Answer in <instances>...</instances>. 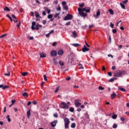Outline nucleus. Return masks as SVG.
Here are the masks:
<instances>
[{
	"instance_id": "obj_1",
	"label": "nucleus",
	"mask_w": 129,
	"mask_h": 129,
	"mask_svg": "<svg viewBox=\"0 0 129 129\" xmlns=\"http://www.w3.org/2000/svg\"><path fill=\"white\" fill-rule=\"evenodd\" d=\"M78 17H81L82 18H84V19H85L86 17H87V14L84 13V12H86V13H90V8L85 7L83 9L81 8H79L78 9Z\"/></svg>"
},
{
	"instance_id": "obj_2",
	"label": "nucleus",
	"mask_w": 129,
	"mask_h": 129,
	"mask_svg": "<svg viewBox=\"0 0 129 129\" xmlns=\"http://www.w3.org/2000/svg\"><path fill=\"white\" fill-rule=\"evenodd\" d=\"M122 75H125V71H117L114 74V77H122Z\"/></svg>"
},
{
	"instance_id": "obj_3",
	"label": "nucleus",
	"mask_w": 129,
	"mask_h": 129,
	"mask_svg": "<svg viewBox=\"0 0 129 129\" xmlns=\"http://www.w3.org/2000/svg\"><path fill=\"white\" fill-rule=\"evenodd\" d=\"M35 26H36V22H33L32 23V26H31V29L32 30H34L35 29L36 30H39V29H40V28H42V25H37L36 26V27L35 28Z\"/></svg>"
},
{
	"instance_id": "obj_4",
	"label": "nucleus",
	"mask_w": 129,
	"mask_h": 129,
	"mask_svg": "<svg viewBox=\"0 0 129 129\" xmlns=\"http://www.w3.org/2000/svg\"><path fill=\"white\" fill-rule=\"evenodd\" d=\"M64 122V128H69V124H70V120L67 117H65L63 119Z\"/></svg>"
},
{
	"instance_id": "obj_5",
	"label": "nucleus",
	"mask_w": 129,
	"mask_h": 129,
	"mask_svg": "<svg viewBox=\"0 0 129 129\" xmlns=\"http://www.w3.org/2000/svg\"><path fill=\"white\" fill-rule=\"evenodd\" d=\"M73 19V15L70 14H67L64 18V21H69V20H72Z\"/></svg>"
},
{
	"instance_id": "obj_6",
	"label": "nucleus",
	"mask_w": 129,
	"mask_h": 129,
	"mask_svg": "<svg viewBox=\"0 0 129 129\" xmlns=\"http://www.w3.org/2000/svg\"><path fill=\"white\" fill-rule=\"evenodd\" d=\"M61 105H60V108L68 109V108L69 106L67 105V104L65 103L64 102H61Z\"/></svg>"
},
{
	"instance_id": "obj_7",
	"label": "nucleus",
	"mask_w": 129,
	"mask_h": 129,
	"mask_svg": "<svg viewBox=\"0 0 129 129\" xmlns=\"http://www.w3.org/2000/svg\"><path fill=\"white\" fill-rule=\"evenodd\" d=\"M66 2L63 1L62 2L61 5L63 7V10H65L66 11H68V6L66 5Z\"/></svg>"
},
{
	"instance_id": "obj_8",
	"label": "nucleus",
	"mask_w": 129,
	"mask_h": 129,
	"mask_svg": "<svg viewBox=\"0 0 129 129\" xmlns=\"http://www.w3.org/2000/svg\"><path fill=\"white\" fill-rule=\"evenodd\" d=\"M50 55L51 56L56 57V56H57V51H56V50H51L50 52Z\"/></svg>"
},
{
	"instance_id": "obj_9",
	"label": "nucleus",
	"mask_w": 129,
	"mask_h": 129,
	"mask_svg": "<svg viewBox=\"0 0 129 129\" xmlns=\"http://www.w3.org/2000/svg\"><path fill=\"white\" fill-rule=\"evenodd\" d=\"M58 122L57 120H54L51 123V125L52 127H55L56 126V124Z\"/></svg>"
},
{
	"instance_id": "obj_10",
	"label": "nucleus",
	"mask_w": 129,
	"mask_h": 129,
	"mask_svg": "<svg viewBox=\"0 0 129 129\" xmlns=\"http://www.w3.org/2000/svg\"><path fill=\"white\" fill-rule=\"evenodd\" d=\"M10 86L8 85L4 86V85H0V88H2L3 90H5V89H7V88H9Z\"/></svg>"
},
{
	"instance_id": "obj_11",
	"label": "nucleus",
	"mask_w": 129,
	"mask_h": 129,
	"mask_svg": "<svg viewBox=\"0 0 129 129\" xmlns=\"http://www.w3.org/2000/svg\"><path fill=\"white\" fill-rule=\"evenodd\" d=\"M99 16H100V11L98 10L96 13V15H94V16L96 19H98V17H99Z\"/></svg>"
},
{
	"instance_id": "obj_12",
	"label": "nucleus",
	"mask_w": 129,
	"mask_h": 129,
	"mask_svg": "<svg viewBox=\"0 0 129 129\" xmlns=\"http://www.w3.org/2000/svg\"><path fill=\"white\" fill-rule=\"evenodd\" d=\"M82 51L83 52H84V53L85 52H87V51H89V48H87L86 46L84 45V48H83L82 49Z\"/></svg>"
},
{
	"instance_id": "obj_13",
	"label": "nucleus",
	"mask_w": 129,
	"mask_h": 129,
	"mask_svg": "<svg viewBox=\"0 0 129 129\" xmlns=\"http://www.w3.org/2000/svg\"><path fill=\"white\" fill-rule=\"evenodd\" d=\"M63 53L64 51L62 49H59L57 52L58 55H59V56H62V55H63Z\"/></svg>"
},
{
	"instance_id": "obj_14",
	"label": "nucleus",
	"mask_w": 129,
	"mask_h": 129,
	"mask_svg": "<svg viewBox=\"0 0 129 129\" xmlns=\"http://www.w3.org/2000/svg\"><path fill=\"white\" fill-rule=\"evenodd\" d=\"M75 104L76 107H79V106L81 105V103H80L79 102H78L77 101L75 100Z\"/></svg>"
},
{
	"instance_id": "obj_15",
	"label": "nucleus",
	"mask_w": 129,
	"mask_h": 129,
	"mask_svg": "<svg viewBox=\"0 0 129 129\" xmlns=\"http://www.w3.org/2000/svg\"><path fill=\"white\" fill-rule=\"evenodd\" d=\"M44 9L45 12H47V14H50L51 13V10L49 9V7H44Z\"/></svg>"
},
{
	"instance_id": "obj_16",
	"label": "nucleus",
	"mask_w": 129,
	"mask_h": 129,
	"mask_svg": "<svg viewBox=\"0 0 129 129\" xmlns=\"http://www.w3.org/2000/svg\"><path fill=\"white\" fill-rule=\"evenodd\" d=\"M40 58H46V53H40Z\"/></svg>"
},
{
	"instance_id": "obj_17",
	"label": "nucleus",
	"mask_w": 129,
	"mask_h": 129,
	"mask_svg": "<svg viewBox=\"0 0 129 129\" xmlns=\"http://www.w3.org/2000/svg\"><path fill=\"white\" fill-rule=\"evenodd\" d=\"M35 16L36 18H40V19L42 18L40 16V14L38 13L37 11L35 12Z\"/></svg>"
},
{
	"instance_id": "obj_18",
	"label": "nucleus",
	"mask_w": 129,
	"mask_h": 129,
	"mask_svg": "<svg viewBox=\"0 0 129 129\" xmlns=\"http://www.w3.org/2000/svg\"><path fill=\"white\" fill-rule=\"evenodd\" d=\"M116 97V94L113 92L112 94H111V99H113V98H115Z\"/></svg>"
},
{
	"instance_id": "obj_19",
	"label": "nucleus",
	"mask_w": 129,
	"mask_h": 129,
	"mask_svg": "<svg viewBox=\"0 0 129 129\" xmlns=\"http://www.w3.org/2000/svg\"><path fill=\"white\" fill-rule=\"evenodd\" d=\"M85 119H89V115L87 112H86L85 114Z\"/></svg>"
},
{
	"instance_id": "obj_20",
	"label": "nucleus",
	"mask_w": 129,
	"mask_h": 129,
	"mask_svg": "<svg viewBox=\"0 0 129 129\" xmlns=\"http://www.w3.org/2000/svg\"><path fill=\"white\" fill-rule=\"evenodd\" d=\"M27 115L28 118H30V115H31V110L30 109L28 110V111L27 112Z\"/></svg>"
},
{
	"instance_id": "obj_21",
	"label": "nucleus",
	"mask_w": 129,
	"mask_h": 129,
	"mask_svg": "<svg viewBox=\"0 0 129 129\" xmlns=\"http://www.w3.org/2000/svg\"><path fill=\"white\" fill-rule=\"evenodd\" d=\"M72 34V37H74V38H76L77 37V33L76 32V31H73Z\"/></svg>"
},
{
	"instance_id": "obj_22",
	"label": "nucleus",
	"mask_w": 129,
	"mask_h": 129,
	"mask_svg": "<svg viewBox=\"0 0 129 129\" xmlns=\"http://www.w3.org/2000/svg\"><path fill=\"white\" fill-rule=\"evenodd\" d=\"M71 127L72 128H75V127H76V124L75 122L72 123L71 124Z\"/></svg>"
},
{
	"instance_id": "obj_23",
	"label": "nucleus",
	"mask_w": 129,
	"mask_h": 129,
	"mask_svg": "<svg viewBox=\"0 0 129 129\" xmlns=\"http://www.w3.org/2000/svg\"><path fill=\"white\" fill-rule=\"evenodd\" d=\"M23 96H24V97H29V95H28V93L27 92H25L23 94H22Z\"/></svg>"
},
{
	"instance_id": "obj_24",
	"label": "nucleus",
	"mask_w": 129,
	"mask_h": 129,
	"mask_svg": "<svg viewBox=\"0 0 129 129\" xmlns=\"http://www.w3.org/2000/svg\"><path fill=\"white\" fill-rule=\"evenodd\" d=\"M7 36H8V34H7V33H6V34H4L1 35V36H0V38H1V39L3 38H6V37H7Z\"/></svg>"
},
{
	"instance_id": "obj_25",
	"label": "nucleus",
	"mask_w": 129,
	"mask_h": 129,
	"mask_svg": "<svg viewBox=\"0 0 129 129\" xmlns=\"http://www.w3.org/2000/svg\"><path fill=\"white\" fill-rule=\"evenodd\" d=\"M28 74H29V73H28V72L22 73V76H27Z\"/></svg>"
},
{
	"instance_id": "obj_26",
	"label": "nucleus",
	"mask_w": 129,
	"mask_h": 129,
	"mask_svg": "<svg viewBox=\"0 0 129 129\" xmlns=\"http://www.w3.org/2000/svg\"><path fill=\"white\" fill-rule=\"evenodd\" d=\"M72 46H74V47H78V46H79V44H78V43H73V44H72Z\"/></svg>"
},
{
	"instance_id": "obj_27",
	"label": "nucleus",
	"mask_w": 129,
	"mask_h": 129,
	"mask_svg": "<svg viewBox=\"0 0 129 129\" xmlns=\"http://www.w3.org/2000/svg\"><path fill=\"white\" fill-rule=\"evenodd\" d=\"M120 6L123 10L125 9V6H124L122 3H120Z\"/></svg>"
},
{
	"instance_id": "obj_28",
	"label": "nucleus",
	"mask_w": 129,
	"mask_h": 129,
	"mask_svg": "<svg viewBox=\"0 0 129 129\" xmlns=\"http://www.w3.org/2000/svg\"><path fill=\"white\" fill-rule=\"evenodd\" d=\"M108 12H109L110 15H113L114 14L113 10H112V9H109L108 10Z\"/></svg>"
},
{
	"instance_id": "obj_29",
	"label": "nucleus",
	"mask_w": 129,
	"mask_h": 129,
	"mask_svg": "<svg viewBox=\"0 0 129 129\" xmlns=\"http://www.w3.org/2000/svg\"><path fill=\"white\" fill-rule=\"evenodd\" d=\"M117 118V115H116V114H114L112 116V118H113V119H116Z\"/></svg>"
},
{
	"instance_id": "obj_30",
	"label": "nucleus",
	"mask_w": 129,
	"mask_h": 129,
	"mask_svg": "<svg viewBox=\"0 0 129 129\" xmlns=\"http://www.w3.org/2000/svg\"><path fill=\"white\" fill-rule=\"evenodd\" d=\"M6 118L8 119V121L11 122V118H10V115H8L6 117Z\"/></svg>"
},
{
	"instance_id": "obj_31",
	"label": "nucleus",
	"mask_w": 129,
	"mask_h": 129,
	"mask_svg": "<svg viewBox=\"0 0 129 129\" xmlns=\"http://www.w3.org/2000/svg\"><path fill=\"white\" fill-rule=\"evenodd\" d=\"M4 11H5V12H10V10L8 7H6L5 8H4Z\"/></svg>"
},
{
	"instance_id": "obj_32",
	"label": "nucleus",
	"mask_w": 129,
	"mask_h": 129,
	"mask_svg": "<svg viewBox=\"0 0 129 129\" xmlns=\"http://www.w3.org/2000/svg\"><path fill=\"white\" fill-rule=\"evenodd\" d=\"M79 69H84V67L82 66V64L79 63Z\"/></svg>"
},
{
	"instance_id": "obj_33",
	"label": "nucleus",
	"mask_w": 129,
	"mask_h": 129,
	"mask_svg": "<svg viewBox=\"0 0 129 129\" xmlns=\"http://www.w3.org/2000/svg\"><path fill=\"white\" fill-rule=\"evenodd\" d=\"M59 64L60 66H64V62L61 60L59 61Z\"/></svg>"
},
{
	"instance_id": "obj_34",
	"label": "nucleus",
	"mask_w": 129,
	"mask_h": 129,
	"mask_svg": "<svg viewBox=\"0 0 129 129\" xmlns=\"http://www.w3.org/2000/svg\"><path fill=\"white\" fill-rule=\"evenodd\" d=\"M119 89L120 90V91H122L123 92H125V89L123 88H120Z\"/></svg>"
},
{
	"instance_id": "obj_35",
	"label": "nucleus",
	"mask_w": 129,
	"mask_h": 129,
	"mask_svg": "<svg viewBox=\"0 0 129 129\" xmlns=\"http://www.w3.org/2000/svg\"><path fill=\"white\" fill-rule=\"evenodd\" d=\"M48 19H52L53 18V15L52 14H49L47 16Z\"/></svg>"
},
{
	"instance_id": "obj_36",
	"label": "nucleus",
	"mask_w": 129,
	"mask_h": 129,
	"mask_svg": "<svg viewBox=\"0 0 129 129\" xmlns=\"http://www.w3.org/2000/svg\"><path fill=\"white\" fill-rule=\"evenodd\" d=\"M43 78L44 81H47L48 79H47V76L46 75H43Z\"/></svg>"
},
{
	"instance_id": "obj_37",
	"label": "nucleus",
	"mask_w": 129,
	"mask_h": 129,
	"mask_svg": "<svg viewBox=\"0 0 129 129\" xmlns=\"http://www.w3.org/2000/svg\"><path fill=\"white\" fill-rule=\"evenodd\" d=\"M98 89L100 90H104V88L102 87V86H99Z\"/></svg>"
},
{
	"instance_id": "obj_38",
	"label": "nucleus",
	"mask_w": 129,
	"mask_h": 129,
	"mask_svg": "<svg viewBox=\"0 0 129 129\" xmlns=\"http://www.w3.org/2000/svg\"><path fill=\"white\" fill-rule=\"evenodd\" d=\"M110 27L112 28H113V27H114V25H113V24H112V22L110 23Z\"/></svg>"
},
{
	"instance_id": "obj_39",
	"label": "nucleus",
	"mask_w": 129,
	"mask_h": 129,
	"mask_svg": "<svg viewBox=\"0 0 129 129\" xmlns=\"http://www.w3.org/2000/svg\"><path fill=\"white\" fill-rule=\"evenodd\" d=\"M60 87H58L56 88L54 92L55 93H57V92H58V90H59V88Z\"/></svg>"
},
{
	"instance_id": "obj_40",
	"label": "nucleus",
	"mask_w": 129,
	"mask_h": 129,
	"mask_svg": "<svg viewBox=\"0 0 129 129\" xmlns=\"http://www.w3.org/2000/svg\"><path fill=\"white\" fill-rule=\"evenodd\" d=\"M70 111L71 112H73L74 111V108L72 107V108H70Z\"/></svg>"
},
{
	"instance_id": "obj_41",
	"label": "nucleus",
	"mask_w": 129,
	"mask_h": 129,
	"mask_svg": "<svg viewBox=\"0 0 129 129\" xmlns=\"http://www.w3.org/2000/svg\"><path fill=\"white\" fill-rule=\"evenodd\" d=\"M4 75H5V76H10V75H11V73H10V72H9L7 74L5 73V74H4Z\"/></svg>"
},
{
	"instance_id": "obj_42",
	"label": "nucleus",
	"mask_w": 129,
	"mask_h": 129,
	"mask_svg": "<svg viewBox=\"0 0 129 129\" xmlns=\"http://www.w3.org/2000/svg\"><path fill=\"white\" fill-rule=\"evenodd\" d=\"M79 7H80V8H83V7H84V3H82V4H79Z\"/></svg>"
},
{
	"instance_id": "obj_43",
	"label": "nucleus",
	"mask_w": 129,
	"mask_h": 129,
	"mask_svg": "<svg viewBox=\"0 0 129 129\" xmlns=\"http://www.w3.org/2000/svg\"><path fill=\"white\" fill-rule=\"evenodd\" d=\"M116 32H117L116 29H112V33H113V34H116Z\"/></svg>"
},
{
	"instance_id": "obj_44",
	"label": "nucleus",
	"mask_w": 129,
	"mask_h": 129,
	"mask_svg": "<svg viewBox=\"0 0 129 129\" xmlns=\"http://www.w3.org/2000/svg\"><path fill=\"white\" fill-rule=\"evenodd\" d=\"M120 120L121 121H124V120H125V118H124L123 117H121L120 118Z\"/></svg>"
},
{
	"instance_id": "obj_45",
	"label": "nucleus",
	"mask_w": 129,
	"mask_h": 129,
	"mask_svg": "<svg viewBox=\"0 0 129 129\" xmlns=\"http://www.w3.org/2000/svg\"><path fill=\"white\" fill-rule=\"evenodd\" d=\"M117 127V125L116 124H114L113 125V128H116Z\"/></svg>"
},
{
	"instance_id": "obj_46",
	"label": "nucleus",
	"mask_w": 129,
	"mask_h": 129,
	"mask_svg": "<svg viewBox=\"0 0 129 129\" xmlns=\"http://www.w3.org/2000/svg\"><path fill=\"white\" fill-rule=\"evenodd\" d=\"M66 26H70L71 25V22L69 21L68 23H66Z\"/></svg>"
},
{
	"instance_id": "obj_47",
	"label": "nucleus",
	"mask_w": 129,
	"mask_h": 129,
	"mask_svg": "<svg viewBox=\"0 0 129 129\" xmlns=\"http://www.w3.org/2000/svg\"><path fill=\"white\" fill-rule=\"evenodd\" d=\"M33 104H34V105H36L37 104V101H36V100H34L32 102Z\"/></svg>"
},
{
	"instance_id": "obj_48",
	"label": "nucleus",
	"mask_w": 129,
	"mask_h": 129,
	"mask_svg": "<svg viewBox=\"0 0 129 129\" xmlns=\"http://www.w3.org/2000/svg\"><path fill=\"white\" fill-rule=\"evenodd\" d=\"M114 81V80L113 79V78L110 79L109 80V82H113Z\"/></svg>"
},
{
	"instance_id": "obj_49",
	"label": "nucleus",
	"mask_w": 129,
	"mask_h": 129,
	"mask_svg": "<svg viewBox=\"0 0 129 129\" xmlns=\"http://www.w3.org/2000/svg\"><path fill=\"white\" fill-rule=\"evenodd\" d=\"M54 5H58V0H55V1H54Z\"/></svg>"
},
{
	"instance_id": "obj_50",
	"label": "nucleus",
	"mask_w": 129,
	"mask_h": 129,
	"mask_svg": "<svg viewBox=\"0 0 129 129\" xmlns=\"http://www.w3.org/2000/svg\"><path fill=\"white\" fill-rule=\"evenodd\" d=\"M85 43H86V46H87L88 48L90 47V45H89V44H88V43H87V42H86V41H85Z\"/></svg>"
},
{
	"instance_id": "obj_51",
	"label": "nucleus",
	"mask_w": 129,
	"mask_h": 129,
	"mask_svg": "<svg viewBox=\"0 0 129 129\" xmlns=\"http://www.w3.org/2000/svg\"><path fill=\"white\" fill-rule=\"evenodd\" d=\"M53 116H54V117H58V114H57V113H54V114H53Z\"/></svg>"
},
{
	"instance_id": "obj_52",
	"label": "nucleus",
	"mask_w": 129,
	"mask_h": 129,
	"mask_svg": "<svg viewBox=\"0 0 129 129\" xmlns=\"http://www.w3.org/2000/svg\"><path fill=\"white\" fill-rule=\"evenodd\" d=\"M57 45V42H54L52 43V46L53 47H55V45Z\"/></svg>"
},
{
	"instance_id": "obj_53",
	"label": "nucleus",
	"mask_w": 129,
	"mask_h": 129,
	"mask_svg": "<svg viewBox=\"0 0 129 129\" xmlns=\"http://www.w3.org/2000/svg\"><path fill=\"white\" fill-rule=\"evenodd\" d=\"M66 80H68V81L71 80V77H67V78H66Z\"/></svg>"
},
{
	"instance_id": "obj_54",
	"label": "nucleus",
	"mask_w": 129,
	"mask_h": 129,
	"mask_svg": "<svg viewBox=\"0 0 129 129\" xmlns=\"http://www.w3.org/2000/svg\"><path fill=\"white\" fill-rule=\"evenodd\" d=\"M30 16L31 17H34V12H31L30 13Z\"/></svg>"
},
{
	"instance_id": "obj_55",
	"label": "nucleus",
	"mask_w": 129,
	"mask_h": 129,
	"mask_svg": "<svg viewBox=\"0 0 129 129\" xmlns=\"http://www.w3.org/2000/svg\"><path fill=\"white\" fill-rule=\"evenodd\" d=\"M12 18H13V19L17 20V17H16V16H15V15H12Z\"/></svg>"
},
{
	"instance_id": "obj_56",
	"label": "nucleus",
	"mask_w": 129,
	"mask_h": 129,
	"mask_svg": "<svg viewBox=\"0 0 129 129\" xmlns=\"http://www.w3.org/2000/svg\"><path fill=\"white\" fill-rule=\"evenodd\" d=\"M108 75H109V76H112V74L111 73V72H109L108 73Z\"/></svg>"
},
{
	"instance_id": "obj_57",
	"label": "nucleus",
	"mask_w": 129,
	"mask_h": 129,
	"mask_svg": "<svg viewBox=\"0 0 129 129\" xmlns=\"http://www.w3.org/2000/svg\"><path fill=\"white\" fill-rule=\"evenodd\" d=\"M11 102H12V104H14V103H15V102H16V100H12V101H11Z\"/></svg>"
},
{
	"instance_id": "obj_58",
	"label": "nucleus",
	"mask_w": 129,
	"mask_h": 129,
	"mask_svg": "<svg viewBox=\"0 0 129 129\" xmlns=\"http://www.w3.org/2000/svg\"><path fill=\"white\" fill-rule=\"evenodd\" d=\"M46 15H47V14H46V12L43 11V12H42V15H43V16H46Z\"/></svg>"
},
{
	"instance_id": "obj_59",
	"label": "nucleus",
	"mask_w": 129,
	"mask_h": 129,
	"mask_svg": "<svg viewBox=\"0 0 129 129\" xmlns=\"http://www.w3.org/2000/svg\"><path fill=\"white\" fill-rule=\"evenodd\" d=\"M20 26H21V22H19V24L17 25V27L19 28Z\"/></svg>"
},
{
	"instance_id": "obj_60",
	"label": "nucleus",
	"mask_w": 129,
	"mask_h": 129,
	"mask_svg": "<svg viewBox=\"0 0 129 129\" xmlns=\"http://www.w3.org/2000/svg\"><path fill=\"white\" fill-rule=\"evenodd\" d=\"M128 2V0H125L124 1H123V4H127Z\"/></svg>"
},
{
	"instance_id": "obj_61",
	"label": "nucleus",
	"mask_w": 129,
	"mask_h": 129,
	"mask_svg": "<svg viewBox=\"0 0 129 129\" xmlns=\"http://www.w3.org/2000/svg\"><path fill=\"white\" fill-rule=\"evenodd\" d=\"M116 68L115 67V66H113V67H112L111 69H112V70H115Z\"/></svg>"
},
{
	"instance_id": "obj_62",
	"label": "nucleus",
	"mask_w": 129,
	"mask_h": 129,
	"mask_svg": "<svg viewBox=\"0 0 129 129\" xmlns=\"http://www.w3.org/2000/svg\"><path fill=\"white\" fill-rule=\"evenodd\" d=\"M46 38H49V37H50V33H49L48 34H46Z\"/></svg>"
},
{
	"instance_id": "obj_63",
	"label": "nucleus",
	"mask_w": 129,
	"mask_h": 129,
	"mask_svg": "<svg viewBox=\"0 0 129 129\" xmlns=\"http://www.w3.org/2000/svg\"><path fill=\"white\" fill-rule=\"evenodd\" d=\"M108 57H111V58H113V56L110 54H108Z\"/></svg>"
},
{
	"instance_id": "obj_64",
	"label": "nucleus",
	"mask_w": 129,
	"mask_h": 129,
	"mask_svg": "<svg viewBox=\"0 0 129 129\" xmlns=\"http://www.w3.org/2000/svg\"><path fill=\"white\" fill-rule=\"evenodd\" d=\"M57 11H61V7L58 6V8L56 9Z\"/></svg>"
}]
</instances>
